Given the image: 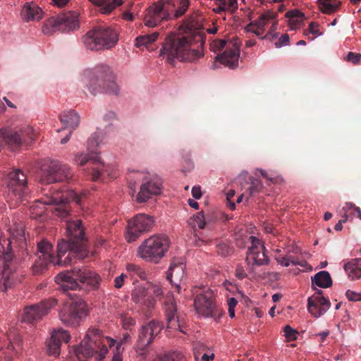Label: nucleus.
I'll list each match as a JSON object with an SVG mask.
<instances>
[{
    "mask_svg": "<svg viewBox=\"0 0 361 361\" xmlns=\"http://www.w3.org/2000/svg\"><path fill=\"white\" fill-rule=\"evenodd\" d=\"M42 9L35 2L25 3L20 11L21 18L25 21L39 20L43 16Z\"/></svg>",
    "mask_w": 361,
    "mask_h": 361,
    "instance_id": "obj_31",
    "label": "nucleus"
},
{
    "mask_svg": "<svg viewBox=\"0 0 361 361\" xmlns=\"http://www.w3.org/2000/svg\"><path fill=\"white\" fill-rule=\"evenodd\" d=\"M300 250L298 246H291L287 248L286 257L292 265L305 267L306 262L299 257Z\"/></svg>",
    "mask_w": 361,
    "mask_h": 361,
    "instance_id": "obj_39",
    "label": "nucleus"
},
{
    "mask_svg": "<svg viewBox=\"0 0 361 361\" xmlns=\"http://www.w3.org/2000/svg\"><path fill=\"white\" fill-rule=\"evenodd\" d=\"M204 18L193 13L185 21L186 31L168 35L160 51V56L172 63L174 59L181 61L195 62L203 56L204 34L202 32Z\"/></svg>",
    "mask_w": 361,
    "mask_h": 361,
    "instance_id": "obj_1",
    "label": "nucleus"
},
{
    "mask_svg": "<svg viewBox=\"0 0 361 361\" xmlns=\"http://www.w3.org/2000/svg\"><path fill=\"white\" fill-rule=\"evenodd\" d=\"M70 339L68 333L61 329H54L51 333V338L48 345H47V355L58 357L61 352V345L62 342L68 343Z\"/></svg>",
    "mask_w": 361,
    "mask_h": 361,
    "instance_id": "obj_25",
    "label": "nucleus"
},
{
    "mask_svg": "<svg viewBox=\"0 0 361 361\" xmlns=\"http://www.w3.org/2000/svg\"><path fill=\"white\" fill-rule=\"evenodd\" d=\"M7 186L9 195H13L16 200H20L27 192V177L25 174L17 169L10 172L7 178Z\"/></svg>",
    "mask_w": 361,
    "mask_h": 361,
    "instance_id": "obj_21",
    "label": "nucleus"
},
{
    "mask_svg": "<svg viewBox=\"0 0 361 361\" xmlns=\"http://www.w3.org/2000/svg\"><path fill=\"white\" fill-rule=\"evenodd\" d=\"M154 225L152 216L140 214L128 221L126 238L128 242L135 241L142 233L151 230Z\"/></svg>",
    "mask_w": 361,
    "mask_h": 361,
    "instance_id": "obj_19",
    "label": "nucleus"
},
{
    "mask_svg": "<svg viewBox=\"0 0 361 361\" xmlns=\"http://www.w3.org/2000/svg\"><path fill=\"white\" fill-rule=\"evenodd\" d=\"M105 135L103 132H95L92 134L87 141V149L89 154H86L82 152L74 154L73 162L80 166H85L87 163L92 164L91 176L94 181L99 180L104 164L100 161V157L97 155V148L104 143L103 142Z\"/></svg>",
    "mask_w": 361,
    "mask_h": 361,
    "instance_id": "obj_7",
    "label": "nucleus"
},
{
    "mask_svg": "<svg viewBox=\"0 0 361 361\" xmlns=\"http://www.w3.org/2000/svg\"><path fill=\"white\" fill-rule=\"evenodd\" d=\"M344 270L353 280L361 278V258L346 263L344 265Z\"/></svg>",
    "mask_w": 361,
    "mask_h": 361,
    "instance_id": "obj_35",
    "label": "nucleus"
},
{
    "mask_svg": "<svg viewBox=\"0 0 361 361\" xmlns=\"http://www.w3.org/2000/svg\"><path fill=\"white\" fill-rule=\"evenodd\" d=\"M49 191L51 196L48 197L47 195V205L54 204V206L47 207V215L51 212L53 216H57L61 219L67 217L69 214L67 195L64 194L57 186H51Z\"/></svg>",
    "mask_w": 361,
    "mask_h": 361,
    "instance_id": "obj_17",
    "label": "nucleus"
},
{
    "mask_svg": "<svg viewBox=\"0 0 361 361\" xmlns=\"http://www.w3.org/2000/svg\"><path fill=\"white\" fill-rule=\"evenodd\" d=\"M87 314V305L84 300L77 295H70V298L64 302L59 312V317L66 325L77 326Z\"/></svg>",
    "mask_w": 361,
    "mask_h": 361,
    "instance_id": "obj_11",
    "label": "nucleus"
},
{
    "mask_svg": "<svg viewBox=\"0 0 361 361\" xmlns=\"http://www.w3.org/2000/svg\"><path fill=\"white\" fill-rule=\"evenodd\" d=\"M61 122L64 125L65 128H70L68 133L61 140V144L65 145L67 143L71 136L72 132L79 126L80 116L73 110L64 111L60 116Z\"/></svg>",
    "mask_w": 361,
    "mask_h": 361,
    "instance_id": "obj_28",
    "label": "nucleus"
},
{
    "mask_svg": "<svg viewBox=\"0 0 361 361\" xmlns=\"http://www.w3.org/2000/svg\"><path fill=\"white\" fill-rule=\"evenodd\" d=\"M9 231L11 238L0 241V259L4 262H11L13 259V254L11 251V245L13 243V240H15L21 248L26 246L25 231L22 226L16 225Z\"/></svg>",
    "mask_w": 361,
    "mask_h": 361,
    "instance_id": "obj_20",
    "label": "nucleus"
},
{
    "mask_svg": "<svg viewBox=\"0 0 361 361\" xmlns=\"http://www.w3.org/2000/svg\"><path fill=\"white\" fill-rule=\"evenodd\" d=\"M147 289L150 293V295L154 299L155 298H160L164 293L162 287L159 284H151Z\"/></svg>",
    "mask_w": 361,
    "mask_h": 361,
    "instance_id": "obj_48",
    "label": "nucleus"
},
{
    "mask_svg": "<svg viewBox=\"0 0 361 361\" xmlns=\"http://www.w3.org/2000/svg\"><path fill=\"white\" fill-rule=\"evenodd\" d=\"M57 303V301L54 298H49L47 300V310L54 307Z\"/></svg>",
    "mask_w": 361,
    "mask_h": 361,
    "instance_id": "obj_62",
    "label": "nucleus"
},
{
    "mask_svg": "<svg viewBox=\"0 0 361 361\" xmlns=\"http://www.w3.org/2000/svg\"><path fill=\"white\" fill-rule=\"evenodd\" d=\"M361 59V54L359 53L348 52L345 60L353 63V64H357Z\"/></svg>",
    "mask_w": 361,
    "mask_h": 361,
    "instance_id": "obj_53",
    "label": "nucleus"
},
{
    "mask_svg": "<svg viewBox=\"0 0 361 361\" xmlns=\"http://www.w3.org/2000/svg\"><path fill=\"white\" fill-rule=\"evenodd\" d=\"M78 18L79 14L72 11L49 18L47 23V34H53L57 30L62 32H70L79 28Z\"/></svg>",
    "mask_w": 361,
    "mask_h": 361,
    "instance_id": "obj_14",
    "label": "nucleus"
},
{
    "mask_svg": "<svg viewBox=\"0 0 361 361\" xmlns=\"http://www.w3.org/2000/svg\"><path fill=\"white\" fill-rule=\"evenodd\" d=\"M73 172L69 165L58 159H47V184L56 182L69 181Z\"/></svg>",
    "mask_w": 361,
    "mask_h": 361,
    "instance_id": "obj_18",
    "label": "nucleus"
},
{
    "mask_svg": "<svg viewBox=\"0 0 361 361\" xmlns=\"http://www.w3.org/2000/svg\"><path fill=\"white\" fill-rule=\"evenodd\" d=\"M153 361H187V359L181 353L173 352L172 353L165 354L163 356H159Z\"/></svg>",
    "mask_w": 361,
    "mask_h": 361,
    "instance_id": "obj_44",
    "label": "nucleus"
},
{
    "mask_svg": "<svg viewBox=\"0 0 361 361\" xmlns=\"http://www.w3.org/2000/svg\"><path fill=\"white\" fill-rule=\"evenodd\" d=\"M214 292L207 288L200 293L197 292L194 300V305L197 312L205 317H215L220 312L216 305Z\"/></svg>",
    "mask_w": 361,
    "mask_h": 361,
    "instance_id": "obj_13",
    "label": "nucleus"
},
{
    "mask_svg": "<svg viewBox=\"0 0 361 361\" xmlns=\"http://www.w3.org/2000/svg\"><path fill=\"white\" fill-rule=\"evenodd\" d=\"M185 265L180 262H176L173 260L168 270L166 278L172 283L174 284L179 291L180 283L185 276Z\"/></svg>",
    "mask_w": 361,
    "mask_h": 361,
    "instance_id": "obj_29",
    "label": "nucleus"
},
{
    "mask_svg": "<svg viewBox=\"0 0 361 361\" xmlns=\"http://www.w3.org/2000/svg\"><path fill=\"white\" fill-rule=\"evenodd\" d=\"M298 334V331L289 325L284 327V335L289 341L296 340Z\"/></svg>",
    "mask_w": 361,
    "mask_h": 361,
    "instance_id": "obj_50",
    "label": "nucleus"
},
{
    "mask_svg": "<svg viewBox=\"0 0 361 361\" xmlns=\"http://www.w3.org/2000/svg\"><path fill=\"white\" fill-rule=\"evenodd\" d=\"M125 277H126V275L122 274L114 279V286L116 288H121L123 286Z\"/></svg>",
    "mask_w": 361,
    "mask_h": 361,
    "instance_id": "obj_58",
    "label": "nucleus"
},
{
    "mask_svg": "<svg viewBox=\"0 0 361 361\" xmlns=\"http://www.w3.org/2000/svg\"><path fill=\"white\" fill-rule=\"evenodd\" d=\"M215 238V231L213 228H195L194 245L201 246L203 244L211 243Z\"/></svg>",
    "mask_w": 361,
    "mask_h": 361,
    "instance_id": "obj_34",
    "label": "nucleus"
},
{
    "mask_svg": "<svg viewBox=\"0 0 361 361\" xmlns=\"http://www.w3.org/2000/svg\"><path fill=\"white\" fill-rule=\"evenodd\" d=\"M233 250V247H230L227 243L224 242H220L216 245V252L219 255L222 257H226L231 255Z\"/></svg>",
    "mask_w": 361,
    "mask_h": 361,
    "instance_id": "obj_47",
    "label": "nucleus"
},
{
    "mask_svg": "<svg viewBox=\"0 0 361 361\" xmlns=\"http://www.w3.org/2000/svg\"><path fill=\"white\" fill-rule=\"evenodd\" d=\"M216 1L217 2H220L226 11H230L233 12L238 8L237 0H216Z\"/></svg>",
    "mask_w": 361,
    "mask_h": 361,
    "instance_id": "obj_49",
    "label": "nucleus"
},
{
    "mask_svg": "<svg viewBox=\"0 0 361 361\" xmlns=\"http://www.w3.org/2000/svg\"><path fill=\"white\" fill-rule=\"evenodd\" d=\"M68 1V0H51L50 4L59 8H61L67 4Z\"/></svg>",
    "mask_w": 361,
    "mask_h": 361,
    "instance_id": "obj_60",
    "label": "nucleus"
},
{
    "mask_svg": "<svg viewBox=\"0 0 361 361\" xmlns=\"http://www.w3.org/2000/svg\"><path fill=\"white\" fill-rule=\"evenodd\" d=\"M213 11L216 13H220L223 11H226V10L224 8V6L220 2H218L217 6L214 8Z\"/></svg>",
    "mask_w": 361,
    "mask_h": 361,
    "instance_id": "obj_63",
    "label": "nucleus"
},
{
    "mask_svg": "<svg viewBox=\"0 0 361 361\" xmlns=\"http://www.w3.org/2000/svg\"><path fill=\"white\" fill-rule=\"evenodd\" d=\"M218 218L214 212H209L204 214L203 212H197L192 218V222L194 228L197 227L202 228H214V224L216 222Z\"/></svg>",
    "mask_w": 361,
    "mask_h": 361,
    "instance_id": "obj_30",
    "label": "nucleus"
},
{
    "mask_svg": "<svg viewBox=\"0 0 361 361\" xmlns=\"http://www.w3.org/2000/svg\"><path fill=\"white\" fill-rule=\"evenodd\" d=\"M159 32H154L152 34H147L138 36L135 39V46L139 48H147L151 44L157 40Z\"/></svg>",
    "mask_w": 361,
    "mask_h": 361,
    "instance_id": "obj_42",
    "label": "nucleus"
},
{
    "mask_svg": "<svg viewBox=\"0 0 361 361\" xmlns=\"http://www.w3.org/2000/svg\"><path fill=\"white\" fill-rule=\"evenodd\" d=\"M179 7L176 8L174 4L169 0H163L153 4L147 10L144 18L145 25L147 27H155L164 20H169L171 16L178 18L183 16L187 11L190 0H178Z\"/></svg>",
    "mask_w": 361,
    "mask_h": 361,
    "instance_id": "obj_6",
    "label": "nucleus"
},
{
    "mask_svg": "<svg viewBox=\"0 0 361 361\" xmlns=\"http://www.w3.org/2000/svg\"><path fill=\"white\" fill-rule=\"evenodd\" d=\"M275 259H276V262L281 266L287 267L291 264L289 262V261L288 260L286 255L276 256Z\"/></svg>",
    "mask_w": 361,
    "mask_h": 361,
    "instance_id": "obj_56",
    "label": "nucleus"
},
{
    "mask_svg": "<svg viewBox=\"0 0 361 361\" xmlns=\"http://www.w3.org/2000/svg\"><path fill=\"white\" fill-rule=\"evenodd\" d=\"M115 341L104 336L95 328H90L79 346L75 347L73 352L79 361H87L95 356L96 360H102L108 352V348L114 346Z\"/></svg>",
    "mask_w": 361,
    "mask_h": 361,
    "instance_id": "obj_3",
    "label": "nucleus"
},
{
    "mask_svg": "<svg viewBox=\"0 0 361 361\" xmlns=\"http://www.w3.org/2000/svg\"><path fill=\"white\" fill-rule=\"evenodd\" d=\"M68 240L59 243L57 256L49 254L53 248L51 243L47 241V263L50 262L59 266H67L73 264V260L82 259L88 255L87 239L85 237L84 227L80 219L69 220L66 222Z\"/></svg>",
    "mask_w": 361,
    "mask_h": 361,
    "instance_id": "obj_2",
    "label": "nucleus"
},
{
    "mask_svg": "<svg viewBox=\"0 0 361 361\" xmlns=\"http://www.w3.org/2000/svg\"><path fill=\"white\" fill-rule=\"evenodd\" d=\"M235 276L239 279H243L247 276L244 268L241 265H238L235 269Z\"/></svg>",
    "mask_w": 361,
    "mask_h": 361,
    "instance_id": "obj_57",
    "label": "nucleus"
},
{
    "mask_svg": "<svg viewBox=\"0 0 361 361\" xmlns=\"http://www.w3.org/2000/svg\"><path fill=\"white\" fill-rule=\"evenodd\" d=\"M45 268V239L42 238L37 243V253L32 266L33 275L42 274Z\"/></svg>",
    "mask_w": 361,
    "mask_h": 361,
    "instance_id": "obj_32",
    "label": "nucleus"
},
{
    "mask_svg": "<svg viewBox=\"0 0 361 361\" xmlns=\"http://www.w3.org/2000/svg\"><path fill=\"white\" fill-rule=\"evenodd\" d=\"M132 300L142 310H150L156 304V300L150 295L147 288L137 286L132 292Z\"/></svg>",
    "mask_w": 361,
    "mask_h": 361,
    "instance_id": "obj_26",
    "label": "nucleus"
},
{
    "mask_svg": "<svg viewBox=\"0 0 361 361\" xmlns=\"http://www.w3.org/2000/svg\"><path fill=\"white\" fill-rule=\"evenodd\" d=\"M14 285V275H7L6 272L3 274V276L0 281V290L6 292L11 289Z\"/></svg>",
    "mask_w": 361,
    "mask_h": 361,
    "instance_id": "obj_43",
    "label": "nucleus"
},
{
    "mask_svg": "<svg viewBox=\"0 0 361 361\" xmlns=\"http://www.w3.org/2000/svg\"><path fill=\"white\" fill-rule=\"evenodd\" d=\"M83 82L92 95L102 92L117 94L119 91L114 74L111 68L104 64L86 70L83 74Z\"/></svg>",
    "mask_w": 361,
    "mask_h": 361,
    "instance_id": "obj_4",
    "label": "nucleus"
},
{
    "mask_svg": "<svg viewBox=\"0 0 361 361\" xmlns=\"http://www.w3.org/2000/svg\"><path fill=\"white\" fill-rule=\"evenodd\" d=\"M192 197L195 199H200L202 196V191L200 186H194L192 189Z\"/></svg>",
    "mask_w": 361,
    "mask_h": 361,
    "instance_id": "obj_59",
    "label": "nucleus"
},
{
    "mask_svg": "<svg viewBox=\"0 0 361 361\" xmlns=\"http://www.w3.org/2000/svg\"><path fill=\"white\" fill-rule=\"evenodd\" d=\"M285 16L288 18L289 26L292 30L298 29L305 19L304 13L298 9L288 11Z\"/></svg>",
    "mask_w": 361,
    "mask_h": 361,
    "instance_id": "obj_36",
    "label": "nucleus"
},
{
    "mask_svg": "<svg viewBox=\"0 0 361 361\" xmlns=\"http://www.w3.org/2000/svg\"><path fill=\"white\" fill-rule=\"evenodd\" d=\"M309 33L312 35H321L319 30V24L315 22H312L309 25V27L307 30H305V35H307Z\"/></svg>",
    "mask_w": 361,
    "mask_h": 361,
    "instance_id": "obj_52",
    "label": "nucleus"
},
{
    "mask_svg": "<svg viewBox=\"0 0 361 361\" xmlns=\"http://www.w3.org/2000/svg\"><path fill=\"white\" fill-rule=\"evenodd\" d=\"M289 39L290 38L288 34L282 35L279 40L275 42L276 47L279 48L287 45L289 43Z\"/></svg>",
    "mask_w": 361,
    "mask_h": 361,
    "instance_id": "obj_55",
    "label": "nucleus"
},
{
    "mask_svg": "<svg viewBox=\"0 0 361 361\" xmlns=\"http://www.w3.org/2000/svg\"><path fill=\"white\" fill-rule=\"evenodd\" d=\"M312 285L315 284L320 288H329L332 286V279L330 274L326 271H321L317 273L312 278Z\"/></svg>",
    "mask_w": 361,
    "mask_h": 361,
    "instance_id": "obj_38",
    "label": "nucleus"
},
{
    "mask_svg": "<svg viewBox=\"0 0 361 361\" xmlns=\"http://www.w3.org/2000/svg\"><path fill=\"white\" fill-rule=\"evenodd\" d=\"M102 279L100 276L84 267H74L70 270L59 273L56 276V281L61 283L65 290L80 289L81 283H86L94 289L99 288Z\"/></svg>",
    "mask_w": 361,
    "mask_h": 361,
    "instance_id": "obj_5",
    "label": "nucleus"
},
{
    "mask_svg": "<svg viewBox=\"0 0 361 361\" xmlns=\"http://www.w3.org/2000/svg\"><path fill=\"white\" fill-rule=\"evenodd\" d=\"M251 246L249 247L246 262L247 269L250 272H254V267L268 264L269 257L267 255V250L262 241L255 236H250Z\"/></svg>",
    "mask_w": 361,
    "mask_h": 361,
    "instance_id": "obj_16",
    "label": "nucleus"
},
{
    "mask_svg": "<svg viewBox=\"0 0 361 361\" xmlns=\"http://www.w3.org/2000/svg\"><path fill=\"white\" fill-rule=\"evenodd\" d=\"M163 328V324L156 320H152L142 326L139 331L138 339L136 344V351L137 354L145 358L146 348L152 343L153 340L159 334Z\"/></svg>",
    "mask_w": 361,
    "mask_h": 361,
    "instance_id": "obj_15",
    "label": "nucleus"
},
{
    "mask_svg": "<svg viewBox=\"0 0 361 361\" xmlns=\"http://www.w3.org/2000/svg\"><path fill=\"white\" fill-rule=\"evenodd\" d=\"M323 291L317 290L307 300V310L315 317H319L326 312L331 307V302L328 298L322 295Z\"/></svg>",
    "mask_w": 361,
    "mask_h": 361,
    "instance_id": "obj_22",
    "label": "nucleus"
},
{
    "mask_svg": "<svg viewBox=\"0 0 361 361\" xmlns=\"http://www.w3.org/2000/svg\"><path fill=\"white\" fill-rule=\"evenodd\" d=\"M170 240L164 234H156L145 240L138 247V255L147 262L157 263L168 251Z\"/></svg>",
    "mask_w": 361,
    "mask_h": 361,
    "instance_id": "obj_9",
    "label": "nucleus"
},
{
    "mask_svg": "<svg viewBox=\"0 0 361 361\" xmlns=\"http://www.w3.org/2000/svg\"><path fill=\"white\" fill-rule=\"evenodd\" d=\"M355 207H356V206L353 203L346 202L345 206L343 207V210H344L346 213L348 210H350L351 209H355Z\"/></svg>",
    "mask_w": 361,
    "mask_h": 361,
    "instance_id": "obj_64",
    "label": "nucleus"
},
{
    "mask_svg": "<svg viewBox=\"0 0 361 361\" xmlns=\"http://www.w3.org/2000/svg\"><path fill=\"white\" fill-rule=\"evenodd\" d=\"M122 344L121 343H118L116 344V347L113 349V357L111 361H122Z\"/></svg>",
    "mask_w": 361,
    "mask_h": 361,
    "instance_id": "obj_51",
    "label": "nucleus"
},
{
    "mask_svg": "<svg viewBox=\"0 0 361 361\" xmlns=\"http://www.w3.org/2000/svg\"><path fill=\"white\" fill-rule=\"evenodd\" d=\"M161 189L162 180L161 178L157 176H154L140 186V190L136 197V200L140 203L145 202L151 198L152 195L160 194Z\"/></svg>",
    "mask_w": 361,
    "mask_h": 361,
    "instance_id": "obj_24",
    "label": "nucleus"
},
{
    "mask_svg": "<svg viewBox=\"0 0 361 361\" xmlns=\"http://www.w3.org/2000/svg\"><path fill=\"white\" fill-rule=\"evenodd\" d=\"M92 3L100 7V11L104 14H109L116 7L121 6L122 0H90Z\"/></svg>",
    "mask_w": 361,
    "mask_h": 361,
    "instance_id": "obj_37",
    "label": "nucleus"
},
{
    "mask_svg": "<svg viewBox=\"0 0 361 361\" xmlns=\"http://www.w3.org/2000/svg\"><path fill=\"white\" fill-rule=\"evenodd\" d=\"M317 3L321 11L329 15L337 11L341 4L338 0H317Z\"/></svg>",
    "mask_w": 361,
    "mask_h": 361,
    "instance_id": "obj_40",
    "label": "nucleus"
},
{
    "mask_svg": "<svg viewBox=\"0 0 361 361\" xmlns=\"http://www.w3.org/2000/svg\"><path fill=\"white\" fill-rule=\"evenodd\" d=\"M166 329L168 330L178 331L184 334H187L188 326L185 316L178 313L173 295L168 292L164 301Z\"/></svg>",
    "mask_w": 361,
    "mask_h": 361,
    "instance_id": "obj_12",
    "label": "nucleus"
},
{
    "mask_svg": "<svg viewBox=\"0 0 361 361\" xmlns=\"http://www.w3.org/2000/svg\"><path fill=\"white\" fill-rule=\"evenodd\" d=\"M345 295L350 301H361V293L348 290L345 293Z\"/></svg>",
    "mask_w": 361,
    "mask_h": 361,
    "instance_id": "obj_54",
    "label": "nucleus"
},
{
    "mask_svg": "<svg viewBox=\"0 0 361 361\" xmlns=\"http://www.w3.org/2000/svg\"><path fill=\"white\" fill-rule=\"evenodd\" d=\"M44 212L45 203L44 202L37 200L30 207L31 218L35 219L39 224H43L45 220Z\"/></svg>",
    "mask_w": 361,
    "mask_h": 361,
    "instance_id": "obj_41",
    "label": "nucleus"
},
{
    "mask_svg": "<svg viewBox=\"0 0 361 361\" xmlns=\"http://www.w3.org/2000/svg\"><path fill=\"white\" fill-rule=\"evenodd\" d=\"M118 42L117 33L111 28L104 26L94 27L83 37L85 47L92 51L110 49Z\"/></svg>",
    "mask_w": 361,
    "mask_h": 361,
    "instance_id": "obj_8",
    "label": "nucleus"
},
{
    "mask_svg": "<svg viewBox=\"0 0 361 361\" xmlns=\"http://www.w3.org/2000/svg\"><path fill=\"white\" fill-rule=\"evenodd\" d=\"M126 269L128 272L137 276L141 279H146V272L140 266L129 264L126 266Z\"/></svg>",
    "mask_w": 361,
    "mask_h": 361,
    "instance_id": "obj_46",
    "label": "nucleus"
},
{
    "mask_svg": "<svg viewBox=\"0 0 361 361\" xmlns=\"http://www.w3.org/2000/svg\"><path fill=\"white\" fill-rule=\"evenodd\" d=\"M237 304H238V301L234 298H228L227 305H228V309H235Z\"/></svg>",
    "mask_w": 361,
    "mask_h": 361,
    "instance_id": "obj_61",
    "label": "nucleus"
},
{
    "mask_svg": "<svg viewBox=\"0 0 361 361\" xmlns=\"http://www.w3.org/2000/svg\"><path fill=\"white\" fill-rule=\"evenodd\" d=\"M0 137L12 150L18 149L22 145V140L19 133L11 129L0 130Z\"/></svg>",
    "mask_w": 361,
    "mask_h": 361,
    "instance_id": "obj_33",
    "label": "nucleus"
},
{
    "mask_svg": "<svg viewBox=\"0 0 361 361\" xmlns=\"http://www.w3.org/2000/svg\"><path fill=\"white\" fill-rule=\"evenodd\" d=\"M262 188V182L258 179H252L251 181V185L247 192V194L246 195V200L254 196L255 194L259 192Z\"/></svg>",
    "mask_w": 361,
    "mask_h": 361,
    "instance_id": "obj_45",
    "label": "nucleus"
},
{
    "mask_svg": "<svg viewBox=\"0 0 361 361\" xmlns=\"http://www.w3.org/2000/svg\"><path fill=\"white\" fill-rule=\"evenodd\" d=\"M276 18V13L271 11H267L262 14L259 18L254 21H252L245 27V30L249 32L255 34L258 37L264 39L262 35L265 30V25L271 20Z\"/></svg>",
    "mask_w": 361,
    "mask_h": 361,
    "instance_id": "obj_27",
    "label": "nucleus"
},
{
    "mask_svg": "<svg viewBox=\"0 0 361 361\" xmlns=\"http://www.w3.org/2000/svg\"><path fill=\"white\" fill-rule=\"evenodd\" d=\"M240 47V42L238 39L230 41L214 39L210 44V50L218 52L225 49L221 54L216 56V60L230 68H235L238 65Z\"/></svg>",
    "mask_w": 361,
    "mask_h": 361,
    "instance_id": "obj_10",
    "label": "nucleus"
},
{
    "mask_svg": "<svg viewBox=\"0 0 361 361\" xmlns=\"http://www.w3.org/2000/svg\"><path fill=\"white\" fill-rule=\"evenodd\" d=\"M45 314V303L42 300L38 304L25 306L18 316L21 323L35 324L41 320Z\"/></svg>",
    "mask_w": 361,
    "mask_h": 361,
    "instance_id": "obj_23",
    "label": "nucleus"
}]
</instances>
